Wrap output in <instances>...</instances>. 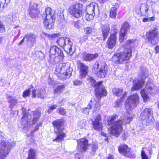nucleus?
<instances>
[{
	"instance_id": "obj_1",
	"label": "nucleus",
	"mask_w": 159,
	"mask_h": 159,
	"mask_svg": "<svg viewBox=\"0 0 159 159\" xmlns=\"http://www.w3.org/2000/svg\"><path fill=\"white\" fill-rule=\"evenodd\" d=\"M135 40L128 39L125 41L123 46V51L115 53L110 60L115 64L121 65L125 62H128L131 58L132 55V45L134 44Z\"/></svg>"
},
{
	"instance_id": "obj_2",
	"label": "nucleus",
	"mask_w": 159,
	"mask_h": 159,
	"mask_svg": "<svg viewBox=\"0 0 159 159\" xmlns=\"http://www.w3.org/2000/svg\"><path fill=\"white\" fill-rule=\"evenodd\" d=\"M40 116V113L38 111H32L31 114L27 113L23 114L21 120V124L25 127L30 122L32 123L33 125H36L35 130H38L39 129V127L41 125V122L39 121Z\"/></svg>"
},
{
	"instance_id": "obj_3",
	"label": "nucleus",
	"mask_w": 159,
	"mask_h": 159,
	"mask_svg": "<svg viewBox=\"0 0 159 159\" xmlns=\"http://www.w3.org/2000/svg\"><path fill=\"white\" fill-rule=\"evenodd\" d=\"M118 115L116 114L111 115L110 119L107 120V125L109 126L111 125L109 128L111 133L116 137L119 136L123 130L122 120L119 119L114 121L118 118Z\"/></svg>"
},
{
	"instance_id": "obj_4",
	"label": "nucleus",
	"mask_w": 159,
	"mask_h": 159,
	"mask_svg": "<svg viewBox=\"0 0 159 159\" xmlns=\"http://www.w3.org/2000/svg\"><path fill=\"white\" fill-rule=\"evenodd\" d=\"M88 80L91 86L95 88L94 94L98 98V102L100 101L102 98L107 96V92L105 87L103 85V81L97 82L96 80L91 76L88 78Z\"/></svg>"
},
{
	"instance_id": "obj_5",
	"label": "nucleus",
	"mask_w": 159,
	"mask_h": 159,
	"mask_svg": "<svg viewBox=\"0 0 159 159\" xmlns=\"http://www.w3.org/2000/svg\"><path fill=\"white\" fill-rule=\"evenodd\" d=\"M55 12L54 10L50 7L46 8L45 12L42 15L44 20L43 24L46 29L52 28L55 21Z\"/></svg>"
},
{
	"instance_id": "obj_6",
	"label": "nucleus",
	"mask_w": 159,
	"mask_h": 159,
	"mask_svg": "<svg viewBox=\"0 0 159 159\" xmlns=\"http://www.w3.org/2000/svg\"><path fill=\"white\" fill-rule=\"evenodd\" d=\"M93 72L99 78H105L107 74L108 68L105 63L96 61L92 68Z\"/></svg>"
},
{
	"instance_id": "obj_7",
	"label": "nucleus",
	"mask_w": 159,
	"mask_h": 159,
	"mask_svg": "<svg viewBox=\"0 0 159 159\" xmlns=\"http://www.w3.org/2000/svg\"><path fill=\"white\" fill-rule=\"evenodd\" d=\"M14 142H9L7 140H0V158L4 159L9 153L13 146L14 145Z\"/></svg>"
},
{
	"instance_id": "obj_8",
	"label": "nucleus",
	"mask_w": 159,
	"mask_h": 159,
	"mask_svg": "<svg viewBox=\"0 0 159 159\" xmlns=\"http://www.w3.org/2000/svg\"><path fill=\"white\" fill-rule=\"evenodd\" d=\"M118 34V29L116 25L111 28V34L106 42V47L109 49H112L116 44Z\"/></svg>"
},
{
	"instance_id": "obj_9",
	"label": "nucleus",
	"mask_w": 159,
	"mask_h": 159,
	"mask_svg": "<svg viewBox=\"0 0 159 159\" xmlns=\"http://www.w3.org/2000/svg\"><path fill=\"white\" fill-rule=\"evenodd\" d=\"M139 102V97L137 93L130 95L125 102V107L126 110L130 109L132 106H137Z\"/></svg>"
},
{
	"instance_id": "obj_10",
	"label": "nucleus",
	"mask_w": 159,
	"mask_h": 159,
	"mask_svg": "<svg viewBox=\"0 0 159 159\" xmlns=\"http://www.w3.org/2000/svg\"><path fill=\"white\" fill-rule=\"evenodd\" d=\"M83 5L78 2H76L69 8L70 14L77 18H79L82 16Z\"/></svg>"
},
{
	"instance_id": "obj_11",
	"label": "nucleus",
	"mask_w": 159,
	"mask_h": 159,
	"mask_svg": "<svg viewBox=\"0 0 159 159\" xmlns=\"http://www.w3.org/2000/svg\"><path fill=\"white\" fill-rule=\"evenodd\" d=\"M153 111L152 108H145L141 113L140 117L143 122H145L146 124H148L152 122Z\"/></svg>"
},
{
	"instance_id": "obj_12",
	"label": "nucleus",
	"mask_w": 159,
	"mask_h": 159,
	"mask_svg": "<svg viewBox=\"0 0 159 159\" xmlns=\"http://www.w3.org/2000/svg\"><path fill=\"white\" fill-rule=\"evenodd\" d=\"M60 70L63 72L60 75V79L65 80L69 78L71 75L72 69L67 63H62Z\"/></svg>"
},
{
	"instance_id": "obj_13",
	"label": "nucleus",
	"mask_w": 159,
	"mask_h": 159,
	"mask_svg": "<svg viewBox=\"0 0 159 159\" xmlns=\"http://www.w3.org/2000/svg\"><path fill=\"white\" fill-rule=\"evenodd\" d=\"M130 25L127 21L124 22L121 25L119 32V41L120 43H122L124 42L126 38L127 34V32L130 29Z\"/></svg>"
},
{
	"instance_id": "obj_14",
	"label": "nucleus",
	"mask_w": 159,
	"mask_h": 159,
	"mask_svg": "<svg viewBox=\"0 0 159 159\" xmlns=\"http://www.w3.org/2000/svg\"><path fill=\"white\" fill-rule=\"evenodd\" d=\"M146 38L148 41L152 43L155 39L159 40V31L158 28L155 27L153 29H150L146 32Z\"/></svg>"
},
{
	"instance_id": "obj_15",
	"label": "nucleus",
	"mask_w": 159,
	"mask_h": 159,
	"mask_svg": "<svg viewBox=\"0 0 159 159\" xmlns=\"http://www.w3.org/2000/svg\"><path fill=\"white\" fill-rule=\"evenodd\" d=\"M118 151L120 154L126 157L131 158L133 157L131 149L126 144H120L118 148Z\"/></svg>"
},
{
	"instance_id": "obj_16",
	"label": "nucleus",
	"mask_w": 159,
	"mask_h": 159,
	"mask_svg": "<svg viewBox=\"0 0 159 159\" xmlns=\"http://www.w3.org/2000/svg\"><path fill=\"white\" fill-rule=\"evenodd\" d=\"M76 63L78 68L79 69L80 79L85 78L88 73V66L85 65L80 60H78Z\"/></svg>"
},
{
	"instance_id": "obj_17",
	"label": "nucleus",
	"mask_w": 159,
	"mask_h": 159,
	"mask_svg": "<svg viewBox=\"0 0 159 159\" xmlns=\"http://www.w3.org/2000/svg\"><path fill=\"white\" fill-rule=\"evenodd\" d=\"M93 128L97 131H101L103 126L102 122V118L101 115L98 114L96 116L92 123Z\"/></svg>"
},
{
	"instance_id": "obj_18",
	"label": "nucleus",
	"mask_w": 159,
	"mask_h": 159,
	"mask_svg": "<svg viewBox=\"0 0 159 159\" xmlns=\"http://www.w3.org/2000/svg\"><path fill=\"white\" fill-rule=\"evenodd\" d=\"M29 5L28 14L31 18H35L38 16V14L39 12L37 9L38 5L35 3L30 2Z\"/></svg>"
},
{
	"instance_id": "obj_19",
	"label": "nucleus",
	"mask_w": 159,
	"mask_h": 159,
	"mask_svg": "<svg viewBox=\"0 0 159 159\" xmlns=\"http://www.w3.org/2000/svg\"><path fill=\"white\" fill-rule=\"evenodd\" d=\"M77 141L81 153L85 152L89 149L90 144L89 143L88 140H77Z\"/></svg>"
},
{
	"instance_id": "obj_20",
	"label": "nucleus",
	"mask_w": 159,
	"mask_h": 159,
	"mask_svg": "<svg viewBox=\"0 0 159 159\" xmlns=\"http://www.w3.org/2000/svg\"><path fill=\"white\" fill-rule=\"evenodd\" d=\"M44 89H36L32 91V96L33 98L37 97L40 98H44L46 97Z\"/></svg>"
},
{
	"instance_id": "obj_21",
	"label": "nucleus",
	"mask_w": 159,
	"mask_h": 159,
	"mask_svg": "<svg viewBox=\"0 0 159 159\" xmlns=\"http://www.w3.org/2000/svg\"><path fill=\"white\" fill-rule=\"evenodd\" d=\"M99 54L97 53L91 54L85 52L83 54V60L86 61H90L97 58Z\"/></svg>"
},
{
	"instance_id": "obj_22",
	"label": "nucleus",
	"mask_w": 159,
	"mask_h": 159,
	"mask_svg": "<svg viewBox=\"0 0 159 159\" xmlns=\"http://www.w3.org/2000/svg\"><path fill=\"white\" fill-rule=\"evenodd\" d=\"M113 93L114 95L117 97H122L120 98H125L126 97L127 93L126 92H124V89L123 88H114L112 90Z\"/></svg>"
},
{
	"instance_id": "obj_23",
	"label": "nucleus",
	"mask_w": 159,
	"mask_h": 159,
	"mask_svg": "<svg viewBox=\"0 0 159 159\" xmlns=\"http://www.w3.org/2000/svg\"><path fill=\"white\" fill-rule=\"evenodd\" d=\"M36 38V36L34 34L28 33L24 37L23 39L20 42L19 45H21L24 42L25 39H26L28 43L30 42L34 43L35 41Z\"/></svg>"
},
{
	"instance_id": "obj_24",
	"label": "nucleus",
	"mask_w": 159,
	"mask_h": 159,
	"mask_svg": "<svg viewBox=\"0 0 159 159\" xmlns=\"http://www.w3.org/2000/svg\"><path fill=\"white\" fill-rule=\"evenodd\" d=\"M101 31L103 36V39L105 41L108 36L110 31V27L108 25L105 24L101 27Z\"/></svg>"
},
{
	"instance_id": "obj_25",
	"label": "nucleus",
	"mask_w": 159,
	"mask_h": 159,
	"mask_svg": "<svg viewBox=\"0 0 159 159\" xmlns=\"http://www.w3.org/2000/svg\"><path fill=\"white\" fill-rule=\"evenodd\" d=\"M87 13L85 15V18L87 21H89L93 20L94 17L92 15L94 13V7L89 6L87 9Z\"/></svg>"
},
{
	"instance_id": "obj_26",
	"label": "nucleus",
	"mask_w": 159,
	"mask_h": 159,
	"mask_svg": "<svg viewBox=\"0 0 159 159\" xmlns=\"http://www.w3.org/2000/svg\"><path fill=\"white\" fill-rule=\"evenodd\" d=\"M149 10V6L146 3H142L140 5L139 10L141 16H144V13L147 14Z\"/></svg>"
},
{
	"instance_id": "obj_27",
	"label": "nucleus",
	"mask_w": 159,
	"mask_h": 159,
	"mask_svg": "<svg viewBox=\"0 0 159 159\" xmlns=\"http://www.w3.org/2000/svg\"><path fill=\"white\" fill-rule=\"evenodd\" d=\"M94 102L95 101L94 100H91L88 105V107L83 109V112L85 113L86 110L87 109L89 110L91 109L92 107H94V109H96L99 107L101 106V104L100 103H98L97 102H96V103Z\"/></svg>"
},
{
	"instance_id": "obj_28",
	"label": "nucleus",
	"mask_w": 159,
	"mask_h": 159,
	"mask_svg": "<svg viewBox=\"0 0 159 159\" xmlns=\"http://www.w3.org/2000/svg\"><path fill=\"white\" fill-rule=\"evenodd\" d=\"M145 83V81L143 79L138 80L136 83L134 84L131 89V91L133 92L139 90L142 88Z\"/></svg>"
},
{
	"instance_id": "obj_29",
	"label": "nucleus",
	"mask_w": 159,
	"mask_h": 159,
	"mask_svg": "<svg viewBox=\"0 0 159 159\" xmlns=\"http://www.w3.org/2000/svg\"><path fill=\"white\" fill-rule=\"evenodd\" d=\"M52 125L54 127L55 132L57 134V137L55 139H60V121L58 120L53 121Z\"/></svg>"
},
{
	"instance_id": "obj_30",
	"label": "nucleus",
	"mask_w": 159,
	"mask_h": 159,
	"mask_svg": "<svg viewBox=\"0 0 159 159\" xmlns=\"http://www.w3.org/2000/svg\"><path fill=\"white\" fill-rule=\"evenodd\" d=\"M119 7V4L118 3L115 4L114 6L112 7L110 10V17L113 19H115L116 17L117 9Z\"/></svg>"
},
{
	"instance_id": "obj_31",
	"label": "nucleus",
	"mask_w": 159,
	"mask_h": 159,
	"mask_svg": "<svg viewBox=\"0 0 159 159\" xmlns=\"http://www.w3.org/2000/svg\"><path fill=\"white\" fill-rule=\"evenodd\" d=\"M72 42L70 40V41L67 43L64 46L62 47V48L64 51L67 53L70 54L72 51Z\"/></svg>"
},
{
	"instance_id": "obj_32",
	"label": "nucleus",
	"mask_w": 159,
	"mask_h": 159,
	"mask_svg": "<svg viewBox=\"0 0 159 159\" xmlns=\"http://www.w3.org/2000/svg\"><path fill=\"white\" fill-rule=\"evenodd\" d=\"M72 24L76 28L79 29L84 24V20L83 18L76 21H72Z\"/></svg>"
},
{
	"instance_id": "obj_33",
	"label": "nucleus",
	"mask_w": 159,
	"mask_h": 159,
	"mask_svg": "<svg viewBox=\"0 0 159 159\" xmlns=\"http://www.w3.org/2000/svg\"><path fill=\"white\" fill-rule=\"evenodd\" d=\"M59 49L57 48L56 46H53L50 48V49L49 53L51 55H56L57 54V56H59Z\"/></svg>"
},
{
	"instance_id": "obj_34",
	"label": "nucleus",
	"mask_w": 159,
	"mask_h": 159,
	"mask_svg": "<svg viewBox=\"0 0 159 159\" xmlns=\"http://www.w3.org/2000/svg\"><path fill=\"white\" fill-rule=\"evenodd\" d=\"M140 93L144 102H146L149 100V97L146 93L144 89H142L140 92Z\"/></svg>"
},
{
	"instance_id": "obj_35",
	"label": "nucleus",
	"mask_w": 159,
	"mask_h": 159,
	"mask_svg": "<svg viewBox=\"0 0 159 159\" xmlns=\"http://www.w3.org/2000/svg\"><path fill=\"white\" fill-rule=\"evenodd\" d=\"M28 156L27 159H34L36 156L35 151L34 149H30L29 151Z\"/></svg>"
},
{
	"instance_id": "obj_36",
	"label": "nucleus",
	"mask_w": 159,
	"mask_h": 159,
	"mask_svg": "<svg viewBox=\"0 0 159 159\" xmlns=\"http://www.w3.org/2000/svg\"><path fill=\"white\" fill-rule=\"evenodd\" d=\"M70 39L66 37H60V47H62L70 41Z\"/></svg>"
},
{
	"instance_id": "obj_37",
	"label": "nucleus",
	"mask_w": 159,
	"mask_h": 159,
	"mask_svg": "<svg viewBox=\"0 0 159 159\" xmlns=\"http://www.w3.org/2000/svg\"><path fill=\"white\" fill-rule=\"evenodd\" d=\"M8 101L10 103V107L11 109L13 107V106L18 103V102L17 99L15 97L11 98Z\"/></svg>"
},
{
	"instance_id": "obj_38",
	"label": "nucleus",
	"mask_w": 159,
	"mask_h": 159,
	"mask_svg": "<svg viewBox=\"0 0 159 159\" xmlns=\"http://www.w3.org/2000/svg\"><path fill=\"white\" fill-rule=\"evenodd\" d=\"M33 87L32 85L30 86V87L27 89L25 90L23 93L22 96L24 98H26L30 94L31 88H33Z\"/></svg>"
},
{
	"instance_id": "obj_39",
	"label": "nucleus",
	"mask_w": 159,
	"mask_h": 159,
	"mask_svg": "<svg viewBox=\"0 0 159 159\" xmlns=\"http://www.w3.org/2000/svg\"><path fill=\"white\" fill-rule=\"evenodd\" d=\"M84 31L85 34L88 35H89L90 34H92L93 32L92 28L89 27L84 28Z\"/></svg>"
},
{
	"instance_id": "obj_40",
	"label": "nucleus",
	"mask_w": 159,
	"mask_h": 159,
	"mask_svg": "<svg viewBox=\"0 0 159 159\" xmlns=\"http://www.w3.org/2000/svg\"><path fill=\"white\" fill-rule=\"evenodd\" d=\"M10 2V0H3L1 2L0 1V10L1 9V5L2 4L3 5L2 9L7 7V4Z\"/></svg>"
},
{
	"instance_id": "obj_41",
	"label": "nucleus",
	"mask_w": 159,
	"mask_h": 159,
	"mask_svg": "<svg viewBox=\"0 0 159 159\" xmlns=\"http://www.w3.org/2000/svg\"><path fill=\"white\" fill-rule=\"evenodd\" d=\"M144 148H142L141 151V159H150L145 153L144 150Z\"/></svg>"
},
{
	"instance_id": "obj_42",
	"label": "nucleus",
	"mask_w": 159,
	"mask_h": 159,
	"mask_svg": "<svg viewBox=\"0 0 159 159\" xmlns=\"http://www.w3.org/2000/svg\"><path fill=\"white\" fill-rule=\"evenodd\" d=\"M98 149V144L96 143L93 144L91 147V152L94 154Z\"/></svg>"
},
{
	"instance_id": "obj_43",
	"label": "nucleus",
	"mask_w": 159,
	"mask_h": 159,
	"mask_svg": "<svg viewBox=\"0 0 159 159\" xmlns=\"http://www.w3.org/2000/svg\"><path fill=\"white\" fill-rule=\"evenodd\" d=\"M125 98H120L118 100H116L115 102V105L114 107H118L121 104V103L122 102L123 99Z\"/></svg>"
},
{
	"instance_id": "obj_44",
	"label": "nucleus",
	"mask_w": 159,
	"mask_h": 159,
	"mask_svg": "<svg viewBox=\"0 0 159 159\" xmlns=\"http://www.w3.org/2000/svg\"><path fill=\"white\" fill-rule=\"evenodd\" d=\"M45 35L49 38L54 39L60 36V34L59 33L52 34H46Z\"/></svg>"
},
{
	"instance_id": "obj_45",
	"label": "nucleus",
	"mask_w": 159,
	"mask_h": 159,
	"mask_svg": "<svg viewBox=\"0 0 159 159\" xmlns=\"http://www.w3.org/2000/svg\"><path fill=\"white\" fill-rule=\"evenodd\" d=\"M54 74L58 77H60V65L59 64L56 66L54 71Z\"/></svg>"
},
{
	"instance_id": "obj_46",
	"label": "nucleus",
	"mask_w": 159,
	"mask_h": 159,
	"mask_svg": "<svg viewBox=\"0 0 159 159\" xmlns=\"http://www.w3.org/2000/svg\"><path fill=\"white\" fill-rule=\"evenodd\" d=\"M89 35H85L83 36L80 40V41L82 43L86 42L88 40Z\"/></svg>"
},
{
	"instance_id": "obj_47",
	"label": "nucleus",
	"mask_w": 159,
	"mask_h": 159,
	"mask_svg": "<svg viewBox=\"0 0 159 159\" xmlns=\"http://www.w3.org/2000/svg\"><path fill=\"white\" fill-rule=\"evenodd\" d=\"M57 106L56 105H53L50 107L49 108L48 110V112L49 113H51V111L54 109L57 108Z\"/></svg>"
},
{
	"instance_id": "obj_48",
	"label": "nucleus",
	"mask_w": 159,
	"mask_h": 159,
	"mask_svg": "<svg viewBox=\"0 0 159 159\" xmlns=\"http://www.w3.org/2000/svg\"><path fill=\"white\" fill-rule=\"evenodd\" d=\"M5 31L4 25L3 23L0 21V32L2 33Z\"/></svg>"
},
{
	"instance_id": "obj_49",
	"label": "nucleus",
	"mask_w": 159,
	"mask_h": 159,
	"mask_svg": "<svg viewBox=\"0 0 159 159\" xmlns=\"http://www.w3.org/2000/svg\"><path fill=\"white\" fill-rule=\"evenodd\" d=\"M66 111L65 109L63 108H60V114L62 115H66Z\"/></svg>"
},
{
	"instance_id": "obj_50",
	"label": "nucleus",
	"mask_w": 159,
	"mask_h": 159,
	"mask_svg": "<svg viewBox=\"0 0 159 159\" xmlns=\"http://www.w3.org/2000/svg\"><path fill=\"white\" fill-rule=\"evenodd\" d=\"M133 118V116H131L127 117L126 118V120L127 121L126 123H129L130 122L132 121Z\"/></svg>"
},
{
	"instance_id": "obj_51",
	"label": "nucleus",
	"mask_w": 159,
	"mask_h": 159,
	"mask_svg": "<svg viewBox=\"0 0 159 159\" xmlns=\"http://www.w3.org/2000/svg\"><path fill=\"white\" fill-rule=\"evenodd\" d=\"M74 85H78L81 84V82L80 80H75L73 81Z\"/></svg>"
},
{
	"instance_id": "obj_52",
	"label": "nucleus",
	"mask_w": 159,
	"mask_h": 159,
	"mask_svg": "<svg viewBox=\"0 0 159 159\" xmlns=\"http://www.w3.org/2000/svg\"><path fill=\"white\" fill-rule=\"evenodd\" d=\"M60 91V86H58L57 88L54 90V92L55 93H58Z\"/></svg>"
},
{
	"instance_id": "obj_53",
	"label": "nucleus",
	"mask_w": 159,
	"mask_h": 159,
	"mask_svg": "<svg viewBox=\"0 0 159 159\" xmlns=\"http://www.w3.org/2000/svg\"><path fill=\"white\" fill-rule=\"evenodd\" d=\"M154 50L156 53H158L159 52V46L158 45L156 46L154 48Z\"/></svg>"
},
{
	"instance_id": "obj_54",
	"label": "nucleus",
	"mask_w": 159,
	"mask_h": 159,
	"mask_svg": "<svg viewBox=\"0 0 159 159\" xmlns=\"http://www.w3.org/2000/svg\"><path fill=\"white\" fill-rule=\"evenodd\" d=\"M4 80L0 78V86H3L4 85Z\"/></svg>"
},
{
	"instance_id": "obj_55",
	"label": "nucleus",
	"mask_w": 159,
	"mask_h": 159,
	"mask_svg": "<svg viewBox=\"0 0 159 159\" xmlns=\"http://www.w3.org/2000/svg\"><path fill=\"white\" fill-rule=\"evenodd\" d=\"M109 0H98V2L100 4H103L104 3L108 1Z\"/></svg>"
},
{
	"instance_id": "obj_56",
	"label": "nucleus",
	"mask_w": 159,
	"mask_h": 159,
	"mask_svg": "<svg viewBox=\"0 0 159 159\" xmlns=\"http://www.w3.org/2000/svg\"><path fill=\"white\" fill-rule=\"evenodd\" d=\"M142 21L144 22H149V20L148 18L144 17Z\"/></svg>"
},
{
	"instance_id": "obj_57",
	"label": "nucleus",
	"mask_w": 159,
	"mask_h": 159,
	"mask_svg": "<svg viewBox=\"0 0 159 159\" xmlns=\"http://www.w3.org/2000/svg\"><path fill=\"white\" fill-rule=\"evenodd\" d=\"M66 136V134L65 133H61L60 132V139L61 138H63Z\"/></svg>"
},
{
	"instance_id": "obj_58",
	"label": "nucleus",
	"mask_w": 159,
	"mask_h": 159,
	"mask_svg": "<svg viewBox=\"0 0 159 159\" xmlns=\"http://www.w3.org/2000/svg\"><path fill=\"white\" fill-rule=\"evenodd\" d=\"M155 17L154 16H152L150 18H148L149 21H153L155 20Z\"/></svg>"
},
{
	"instance_id": "obj_59",
	"label": "nucleus",
	"mask_w": 159,
	"mask_h": 159,
	"mask_svg": "<svg viewBox=\"0 0 159 159\" xmlns=\"http://www.w3.org/2000/svg\"><path fill=\"white\" fill-rule=\"evenodd\" d=\"M149 152V155H151L152 153V148H150L148 150Z\"/></svg>"
},
{
	"instance_id": "obj_60",
	"label": "nucleus",
	"mask_w": 159,
	"mask_h": 159,
	"mask_svg": "<svg viewBox=\"0 0 159 159\" xmlns=\"http://www.w3.org/2000/svg\"><path fill=\"white\" fill-rule=\"evenodd\" d=\"M107 159H114L113 156L111 155H109V156L107 157Z\"/></svg>"
},
{
	"instance_id": "obj_61",
	"label": "nucleus",
	"mask_w": 159,
	"mask_h": 159,
	"mask_svg": "<svg viewBox=\"0 0 159 159\" xmlns=\"http://www.w3.org/2000/svg\"><path fill=\"white\" fill-rule=\"evenodd\" d=\"M64 57V56L62 52L60 51V58L63 59Z\"/></svg>"
},
{
	"instance_id": "obj_62",
	"label": "nucleus",
	"mask_w": 159,
	"mask_h": 159,
	"mask_svg": "<svg viewBox=\"0 0 159 159\" xmlns=\"http://www.w3.org/2000/svg\"><path fill=\"white\" fill-rule=\"evenodd\" d=\"M65 88V86L64 85H60V91H61V90H63V89Z\"/></svg>"
},
{
	"instance_id": "obj_63",
	"label": "nucleus",
	"mask_w": 159,
	"mask_h": 159,
	"mask_svg": "<svg viewBox=\"0 0 159 159\" xmlns=\"http://www.w3.org/2000/svg\"><path fill=\"white\" fill-rule=\"evenodd\" d=\"M156 129L157 130H159V122L157 123L156 124Z\"/></svg>"
},
{
	"instance_id": "obj_64",
	"label": "nucleus",
	"mask_w": 159,
	"mask_h": 159,
	"mask_svg": "<svg viewBox=\"0 0 159 159\" xmlns=\"http://www.w3.org/2000/svg\"><path fill=\"white\" fill-rule=\"evenodd\" d=\"M101 134L102 136H105L106 137H107V134L103 132L101 133Z\"/></svg>"
}]
</instances>
